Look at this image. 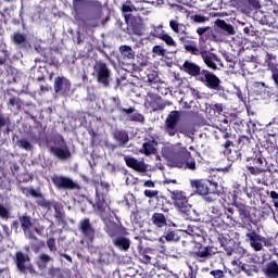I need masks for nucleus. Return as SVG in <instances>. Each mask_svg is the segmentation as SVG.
Returning <instances> with one entry per match:
<instances>
[{"instance_id": "nucleus-1", "label": "nucleus", "mask_w": 278, "mask_h": 278, "mask_svg": "<svg viewBox=\"0 0 278 278\" xmlns=\"http://www.w3.org/2000/svg\"><path fill=\"white\" fill-rule=\"evenodd\" d=\"M93 207L97 208L98 214H100L104 225H105V231L114 240L116 236H119V233L123 232V228L121 225L114 223L111 220V218L108 216L110 214V205L108 202H105V199H99L96 205Z\"/></svg>"}, {"instance_id": "nucleus-2", "label": "nucleus", "mask_w": 278, "mask_h": 278, "mask_svg": "<svg viewBox=\"0 0 278 278\" xmlns=\"http://www.w3.org/2000/svg\"><path fill=\"white\" fill-rule=\"evenodd\" d=\"M169 194L175 207H177L181 214H186V216H192V212H194V210H192V206L188 203V197L186 195V192L174 190L169 191Z\"/></svg>"}, {"instance_id": "nucleus-3", "label": "nucleus", "mask_w": 278, "mask_h": 278, "mask_svg": "<svg viewBox=\"0 0 278 278\" xmlns=\"http://www.w3.org/2000/svg\"><path fill=\"white\" fill-rule=\"evenodd\" d=\"M172 166H175L176 168H189V170H195L197 162L194 159L190 157V152H188V150H182L180 159H174L172 161Z\"/></svg>"}, {"instance_id": "nucleus-4", "label": "nucleus", "mask_w": 278, "mask_h": 278, "mask_svg": "<svg viewBox=\"0 0 278 278\" xmlns=\"http://www.w3.org/2000/svg\"><path fill=\"white\" fill-rule=\"evenodd\" d=\"M247 241L249 242L251 249L254 251H262L265 247H270V242L266 238L262 237L255 231H250L245 235Z\"/></svg>"}, {"instance_id": "nucleus-5", "label": "nucleus", "mask_w": 278, "mask_h": 278, "mask_svg": "<svg viewBox=\"0 0 278 278\" xmlns=\"http://www.w3.org/2000/svg\"><path fill=\"white\" fill-rule=\"evenodd\" d=\"M181 118V112L172 111L165 119V132L169 136H175L177 134V123Z\"/></svg>"}, {"instance_id": "nucleus-6", "label": "nucleus", "mask_w": 278, "mask_h": 278, "mask_svg": "<svg viewBox=\"0 0 278 278\" xmlns=\"http://www.w3.org/2000/svg\"><path fill=\"white\" fill-rule=\"evenodd\" d=\"M198 81H202V84L206 85L211 90H218L220 86V78H217L216 75L202 71L200 75H198Z\"/></svg>"}, {"instance_id": "nucleus-7", "label": "nucleus", "mask_w": 278, "mask_h": 278, "mask_svg": "<svg viewBox=\"0 0 278 278\" xmlns=\"http://www.w3.org/2000/svg\"><path fill=\"white\" fill-rule=\"evenodd\" d=\"M16 266L21 273H29L30 275H36V269L29 263V256L23 254V252L16 253Z\"/></svg>"}, {"instance_id": "nucleus-8", "label": "nucleus", "mask_w": 278, "mask_h": 278, "mask_svg": "<svg viewBox=\"0 0 278 278\" xmlns=\"http://www.w3.org/2000/svg\"><path fill=\"white\" fill-rule=\"evenodd\" d=\"M93 68L99 84L108 86L110 84V70H108V65H105V63L98 62Z\"/></svg>"}, {"instance_id": "nucleus-9", "label": "nucleus", "mask_w": 278, "mask_h": 278, "mask_svg": "<svg viewBox=\"0 0 278 278\" xmlns=\"http://www.w3.org/2000/svg\"><path fill=\"white\" fill-rule=\"evenodd\" d=\"M124 160L129 168H134V170H137L138 173H147L144 161H139L131 156H125Z\"/></svg>"}, {"instance_id": "nucleus-10", "label": "nucleus", "mask_w": 278, "mask_h": 278, "mask_svg": "<svg viewBox=\"0 0 278 278\" xmlns=\"http://www.w3.org/2000/svg\"><path fill=\"white\" fill-rule=\"evenodd\" d=\"M55 92H61V94H66L71 92V80L64 77H58L54 81Z\"/></svg>"}, {"instance_id": "nucleus-11", "label": "nucleus", "mask_w": 278, "mask_h": 278, "mask_svg": "<svg viewBox=\"0 0 278 278\" xmlns=\"http://www.w3.org/2000/svg\"><path fill=\"white\" fill-rule=\"evenodd\" d=\"M180 68L187 73V75H191V77L198 78L201 75V67L192 61H185Z\"/></svg>"}, {"instance_id": "nucleus-12", "label": "nucleus", "mask_w": 278, "mask_h": 278, "mask_svg": "<svg viewBox=\"0 0 278 278\" xmlns=\"http://www.w3.org/2000/svg\"><path fill=\"white\" fill-rule=\"evenodd\" d=\"M191 187L195 188L198 194L205 197L210 194V181L208 180H192Z\"/></svg>"}, {"instance_id": "nucleus-13", "label": "nucleus", "mask_w": 278, "mask_h": 278, "mask_svg": "<svg viewBox=\"0 0 278 278\" xmlns=\"http://www.w3.org/2000/svg\"><path fill=\"white\" fill-rule=\"evenodd\" d=\"M52 181L58 188H70L71 190H73L77 187V185L73 180H71V178H66L64 176H54L52 178Z\"/></svg>"}, {"instance_id": "nucleus-14", "label": "nucleus", "mask_w": 278, "mask_h": 278, "mask_svg": "<svg viewBox=\"0 0 278 278\" xmlns=\"http://www.w3.org/2000/svg\"><path fill=\"white\" fill-rule=\"evenodd\" d=\"M79 227L88 242H92V240H94V229H92V226H90V220L83 219Z\"/></svg>"}, {"instance_id": "nucleus-15", "label": "nucleus", "mask_w": 278, "mask_h": 278, "mask_svg": "<svg viewBox=\"0 0 278 278\" xmlns=\"http://www.w3.org/2000/svg\"><path fill=\"white\" fill-rule=\"evenodd\" d=\"M51 153L59 160H68V157H71V151H68V148H66V144L64 143L52 147Z\"/></svg>"}, {"instance_id": "nucleus-16", "label": "nucleus", "mask_w": 278, "mask_h": 278, "mask_svg": "<svg viewBox=\"0 0 278 278\" xmlns=\"http://www.w3.org/2000/svg\"><path fill=\"white\" fill-rule=\"evenodd\" d=\"M21 225L26 238H29V240H36V236L31 231V219L27 216H23L21 217Z\"/></svg>"}, {"instance_id": "nucleus-17", "label": "nucleus", "mask_w": 278, "mask_h": 278, "mask_svg": "<svg viewBox=\"0 0 278 278\" xmlns=\"http://www.w3.org/2000/svg\"><path fill=\"white\" fill-rule=\"evenodd\" d=\"M265 64L267 65L268 70L271 72V78L278 88V64L274 63L273 58L268 54L265 59Z\"/></svg>"}, {"instance_id": "nucleus-18", "label": "nucleus", "mask_w": 278, "mask_h": 278, "mask_svg": "<svg viewBox=\"0 0 278 278\" xmlns=\"http://www.w3.org/2000/svg\"><path fill=\"white\" fill-rule=\"evenodd\" d=\"M140 153L143 155H155L157 153V142L155 141H148L142 144Z\"/></svg>"}, {"instance_id": "nucleus-19", "label": "nucleus", "mask_w": 278, "mask_h": 278, "mask_svg": "<svg viewBox=\"0 0 278 278\" xmlns=\"http://www.w3.org/2000/svg\"><path fill=\"white\" fill-rule=\"evenodd\" d=\"M267 278H278V263L277 261L269 262L264 270Z\"/></svg>"}, {"instance_id": "nucleus-20", "label": "nucleus", "mask_w": 278, "mask_h": 278, "mask_svg": "<svg viewBox=\"0 0 278 278\" xmlns=\"http://www.w3.org/2000/svg\"><path fill=\"white\" fill-rule=\"evenodd\" d=\"M113 244L114 247H116L117 249H119V251H129V239L125 238V237H116L113 239Z\"/></svg>"}, {"instance_id": "nucleus-21", "label": "nucleus", "mask_w": 278, "mask_h": 278, "mask_svg": "<svg viewBox=\"0 0 278 278\" xmlns=\"http://www.w3.org/2000/svg\"><path fill=\"white\" fill-rule=\"evenodd\" d=\"M215 25H217V27H219L220 29L226 31L228 34V36H233V34H236V29H233V26H231V24H227L223 20H217L215 22Z\"/></svg>"}, {"instance_id": "nucleus-22", "label": "nucleus", "mask_w": 278, "mask_h": 278, "mask_svg": "<svg viewBox=\"0 0 278 278\" xmlns=\"http://www.w3.org/2000/svg\"><path fill=\"white\" fill-rule=\"evenodd\" d=\"M185 50L191 53V55H201V50L197 46V41H186L184 45Z\"/></svg>"}, {"instance_id": "nucleus-23", "label": "nucleus", "mask_w": 278, "mask_h": 278, "mask_svg": "<svg viewBox=\"0 0 278 278\" xmlns=\"http://www.w3.org/2000/svg\"><path fill=\"white\" fill-rule=\"evenodd\" d=\"M152 223L156 227H165L166 217L162 213H154L153 216H152Z\"/></svg>"}, {"instance_id": "nucleus-24", "label": "nucleus", "mask_w": 278, "mask_h": 278, "mask_svg": "<svg viewBox=\"0 0 278 278\" xmlns=\"http://www.w3.org/2000/svg\"><path fill=\"white\" fill-rule=\"evenodd\" d=\"M119 51L124 58H127V60H134V58H136V51L129 46H122Z\"/></svg>"}, {"instance_id": "nucleus-25", "label": "nucleus", "mask_w": 278, "mask_h": 278, "mask_svg": "<svg viewBox=\"0 0 278 278\" xmlns=\"http://www.w3.org/2000/svg\"><path fill=\"white\" fill-rule=\"evenodd\" d=\"M169 27L175 34H186V26L184 24H179L175 20L169 22Z\"/></svg>"}, {"instance_id": "nucleus-26", "label": "nucleus", "mask_w": 278, "mask_h": 278, "mask_svg": "<svg viewBox=\"0 0 278 278\" xmlns=\"http://www.w3.org/2000/svg\"><path fill=\"white\" fill-rule=\"evenodd\" d=\"M201 58H202L204 64H206V66L208 68H212V71H216V68H218L216 66V63H214V59L212 56H210L207 53L201 52Z\"/></svg>"}, {"instance_id": "nucleus-27", "label": "nucleus", "mask_w": 278, "mask_h": 278, "mask_svg": "<svg viewBox=\"0 0 278 278\" xmlns=\"http://www.w3.org/2000/svg\"><path fill=\"white\" fill-rule=\"evenodd\" d=\"M49 262H51V256H49L47 254H41V255H39V257L37 260V266L40 270H45V268H47V264H49Z\"/></svg>"}, {"instance_id": "nucleus-28", "label": "nucleus", "mask_w": 278, "mask_h": 278, "mask_svg": "<svg viewBox=\"0 0 278 278\" xmlns=\"http://www.w3.org/2000/svg\"><path fill=\"white\" fill-rule=\"evenodd\" d=\"M159 240L160 242H178L179 236L175 231H169L162 236Z\"/></svg>"}, {"instance_id": "nucleus-29", "label": "nucleus", "mask_w": 278, "mask_h": 278, "mask_svg": "<svg viewBox=\"0 0 278 278\" xmlns=\"http://www.w3.org/2000/svg\"><path fill=\"white\" fill-rule=\"evenodd\" d=\"M215 253L214 248L206 247L198 252V257H211V255H214Z\"/></svg>"}, {"instance_id": "nucleus-30", "label": "nucleus", "mask_w": 278, "mask_h": 278, "mask_svg": "<svg viewBox=\"0 0 278 278\" xmlns=\"http://www.w3.org/2000/svg\"><path fill=\"white\" fill-rule=\"evenodd\" d=\"M161 40L167 45V47H177V41L170 37V35L164 33Z\"/></svg>"}, {"instance_id": "nucleus-31", "label": "nucleus", "mask_w": 278, "mask_h": 278, "mask_svg": "<svg viewBox=\"0 0 278 278\" xmlns=\"http://www.w3.org/2000/svg\"><path fill=\"white\" fill-rule=\"evenodd\" d=\"M12 40L13 42H15V45H24L25 40H27V38L25 37V35L21 34V33H15L12 36Z\"/></svg>"}, {"instance_id": "nucleus-32", "label": "nucleus", "mask_w": 278, "mask_h": 278, "mask_svg": "<svg viewBox=\"0 0 278 278\" xmlns=\"http://www.w3.org/2000/svg\"><path fill=\"white\" fill-rule=\"evenodd\" d=\"M152 53L159 58H164V55H166V49L162 46H154L152 48Z\"/></svg>"}, {"instance_id": "nucleus-33", "label": "nucleus", "mask_w": 278, "mask_h": 278, "mask_svg": "<svg viewBox=\"0 0 278 278\" xmlns=\"http://www.w3.org/2000/svg\"><path fill=\"white\" fill-rule=\"evenodd\" d=\"M0 218L8 220L10 218V208L0 203Z\"/></svg>"}, {"instance_id": "nucleus-34", "label": "nucleus", "mask_w": 278, "mask_h": 278, "mask_svg": "<svg viewBox=\"0 0 278 278\" xmlns=\"http://www.w3.org/2000/svg\"><path fill=\"white\" fill-rule=\"evenodd\" d=\"M115 139L119 144H127V134L118 131L115 134Z\"/></svg>"}, {"instance_id": "nucleus-35", "label": "nucleus", "mask_w": 278, "mask_h": 278, "mask_svg": "<svg viewBox=\"0 0 278 278\" xmlns=\"http://www.w3.org/2000/svg\"><path fill=\"white\" fill-rule=\"evenodd\" d=\"M130 121H134L135 123H144V115L140 113H134L130 116Z\"/></svg>"}, {"instance_id": "nucleus-36", "label": "nucleus", "mask_w": 278, "mask_h": 278, "mask_svg": "<svg viewBox=\"0 0 278 278\" xmlns=\"http://www.w3.org/2000/svg\"><path fill=\"white\" fill-rule=\"evenodd\" d=\"M18 147H21V149H25V151H31V143L27 140H20Z\"/></svg>"}, {"instance_id": "nucleus-37", "label": "nucleus", "mask_w": 278, "mask_h": 278, "mask_svg": "<svg viewBox=\"0 0 278 278\" xmlns=\"http://www.w3.org/2000/svg\"><path fill=\"white\" fill-rule=\"evenodd\" d=\"M165 33L162 30V26H157L156 28H154V30L152 31V36H154V38H160L162 39V36Z\"/></svg>"}, {"instance_id": "nucleus-38", "label": "nucleus", "mask_w": 278, "mask_h": 278, "mask_svg": "<svg viewBox=\"0 0 278 278\" xmlns=\"http://www.w3.org/2000/svg\"><path fill=\"white\" fill-rule=\"evenodd\" d=\"M210 275H212V277H214V278H224L225 277V273L220 269L212 270L210 273Z\"/></svg>"}, {"instance_id": "nucleus-39", "label": "nucleus", "mask_w": 278, "mask_h": 278, "mask_svg": "<svg viewBox=\"0 0 278 278\" xmlns=\"http://www.w3.org/2000/svg\"><path fill=\"white\" fill-rule=\"evenodd\" d=\"M248 169L250 170L251 175H262V173H264V169L260 167H248Z\"/></svg>"}, {"instance_id": "nucleus-40", "label": "nucleus", "mask_w": 278, "mask_h": 278, "mask_svg": "<svg viewBox=\"0 0 278 278\" xmlns=\"http://www.w3.org/2000/svg\"><path fill=\"white\" fill-rule=\"evenodd\" d=\"M218 195L216 193H207L205 195V201H207V203H212V201H216Z\"/></svg>"}, {"instance_id": "nucleus-41", "label": "nucleus", "mask_w": 278, "mask_h": 278, "mask_svg": "<svg viewBox=\"0 0 278 278\" xmlns=\"http://www.w3.org/2000/svg\"><path fill=\"white\" fill-rule=\"evenodd\" d=\"M123 12H134L136 10V7L132 4L126 3L122 8Z\"/></svg>"}, {"instance_id": "nucleus-42", "label": "nucleus", "mask_w": 278, "mask_h": 278, "mask_svg": "<svg viewBox=\"0 0 278 278\" xmlns=\"http://www.w3.org/2000/svg\"><path fill=\"white\" fill-rule=\"evenodd\" d=\"M159 192L153 190H146L144 197H148V199H153L154 197H157Z\"/></svg>"}, {"instance_id": "nucleus-43", "label": "nucleus", "mask_w": 278, "mask_h": 278, "mask_svg": "<svg viewBox=\"0 0 278 278\" xmlns=\"http://www.w3.org/2000/svg\"><path fill=\"white\" fill-rule=\"evenodd\" d=\"M47 244L50 251H55V239H48Z\"/></svg>"}, {"instance_id": "nucleus-44", "label": "nucleus", "mask_w": 278, "mask_h": 278, "mask_svg": "<svg viewBox=\"0 0 278 278\" xmlns=\"http://www.w3.org/2000/svg\"><path fill=\"white\" fill-rule=\"evenodd\" d=\"M26 192H28V194H30V197H34L35 199H38V197H40V193H38V191H36L35 189H26Z\"/></svg>"}, {"instance_id": "nucleus-45", "label": "nucleus", "mask_w": 278, "mask_h": 278, "mask_svg": "<svg viewBox=\"0 0 278 278\" xmlns=\"http://www.w3.org/2000/svg\"><path fill=\"white\" fill-rule=\"evenodd\" d=\"M194 21H195V23H205V21H207V17L202 16V15H195Z\"/></svg>"}, {"instance_id": "nucleus-46", "label": "nucleus", "mask_w": 278, "mask_h": 278, "mask_svg": "<svg viewBox=\"0 0 278 278\" xmlns=\"http://www.w3.org/2000/svg\"><path fill=\"white\" fill-rule=\"evenodd\" d=\"M207 29H210V27H199L197 29V34H199L200 36H203V34H205V31H207Z\"/></svg>"}, {"instance_id": "nucleus-47", "label": "nucleus", "mask_w": 278, "mask_h": 278, "mask_svg": "<svg viewBox=\"0 0 278 278\" xmlns=\"http://www.w3.org/2000/svg\"><path fill=\"white\" fill-rule=\"evenodd\" d=\"M144 187L146 188H155V182H153L152 180H147L144 182Z\"/></svg>"}, {"instance_id": "nucleus-48", "label": "nucleus", "mask_w": 278, "mask_h": 278, "mask_svg": "<svg viewBox=\"0 0 278 278\" xmlns=\"http://www.w3.org/2000/svg\"><path fill=\"white\" fill-rule=\"evenodd\" d=\"M122 112H125V114H134V112H136V109L135 108L122 109Z\"/></svg>"}, {"instance_id": "nucleus-49", "label": "nucleus", "mask_w": 278, "mask_h": 278, "mask_svg": "<svg viewBox=\"0 0 278 278\" xmlns=\"http://www.w3.org/2000/svg\"><path fill=\"white\" fill-rule=\"evenodd\" d=\"M190 93L192 94V97H197V99L200 98L199 90H197V89H190Z\"/></svg>"}, {"instance_id": "nucleus-50", "label": "nucleus", "mask_w": 278, "mask_h": 278, "mask_svg": "<svg viewBox=\"0 0 278 278\" xmlns=\"http://www.w3.org/2000/svg\"><path fill=\"white\" fill-rule=\"evenodd\" d=\"M142 262H144L146 264H151V256H149V255H143Z\"/></svg>"}, {"instance_id": "nucleus-51", "label": "nucleus", "mask_w": 278, "mask_h": 278, "mask_svg": "<svg viewBox=\"0 0 278 278\" xmlns=\"http://www.w3.org/2000/svg\"><path fill=\"white\" fill-rule=\"evenodd\" d=\"M148 80L150 84H156L157 83V78H151V75H148Z\"/></svg>"}, {"instance_id": "nucleus-52", "label": "nucleus", "mask_w": 278, "mask_h": 278, "mask_svg": "<svg viewBox=\"0 0 278 278\" xmlns=\"http://www.w3.org/2000/svg\"><path fill=\"white\" fill-rule=\"evenodd\" d=\"M270 199H278L277 191H270Z\"/></svg>"}, {"instance_id": "nucleus-53", "label": "nucleus", "mask_w": 278, "mask_h": 278, "mask_svg": "<svg viewBox=\"0 0 278 278\" xmlns=\"http://www.w3.org/2000/svg\"><path fill=\"white\" fill-rule=\"evenodd\" d=\"M165 184H177V180H175V179H166Z\"/></svg>"}, {"instance_id": "nucleus-54", "label": "nucleus", "mask_w": 278, "mask_h": 278, "mask_svg": "<svg viewBox=\"0 0 278 278\" xmlns=\"http://www.w3.org/2000/svg\"><path fill=\"white\" fill-rule=\"evenodd\" d=\"M231 144H232L231 141L228 140V141H226V143H225V148H226V149H229V147H231Z\"/></svg>"}, {"instance_id": "nucleus-55", "label": "nucleus", "mask_w": 278, "mask_h": 278, "mask_svg": "<svg viewBox=\"0 0 278 278\" xmlns=\"http://www.w3.org/2000/svg\"><path fill=\"white\" fill-rule=\"evenodd\" d=\"M179 40H180L181 42H185V45H186V42H188V41L186 40V37H184V36H180V37H179Z\"/></svg>"}, {"instance_id": "nucleus-56", "label": "nucleus", "mask_w": 278, "mask_h": 278, "mask_svg": "<svg viewBox=\"0 0 278 278\" xmlns=\"http://www.w3.org/2000/svg\"><path fill=\"white\" fill-rule=\"evenodd\" d=\"M65 260H67V262H73V258L70 255H64Z\"/></svg>"}, {"instance_id": "nucleus-57", "label": "nucleus", "mask_w": 278, "mask_h": 278, "mask_svg": "<svg viewBox=\"0 0 278 278\" xmlns=\"http://www.w3.org/2000/svg\"><path fill=\"white\" fill-rule=\"evenodd\" d=\"M257 163H258V164H264V159H263V157H258V159H257Z\"/></svg>"}, {"instance_id": "nucleus-58", "label": "nucleus", "mask_w": 278, "mask_h": 278, "mask_svg": "<svg viewBox=\"0 0 278 278\" xmlns=\"http://www.w3.org/2000/svg\"><path fill=\"white\" fill-rule=\"evenodd\" d=\"M9 103H10L11 105H14V99H10V100H9Z\"/></svg>"}, {"instance_id": "nucleus-59", "label": "nucleus", "mask_w": 278, "mask_h": 278, "mask_svg": "<svg viewBox=\"0 0 278 278\" xmlns=\"http://www.w3.org/2000/svg\"><path fill=\"white\" fill-rule=\"evenodd\" d=\"M166 151H168V148L167 147L163 148V153H166Z\"/></svg>"}, {"instance_id": "nucleus-60", "label": "nucleus", "mask_w": 278, "mask_h": 278, "mask_svg": "<svg viewBox=\"0 0 278 278\" xmlns=\"http://www.w3.org/2000/svg\"><path fill=\"white\" fill-rule=\"evenodd\" d=\"M275 207H277V208H278V202H276V203H275Z\"/></svg>"}, {"instance_id": "nucleus-61", "label": "nucleus", "mask_w": 278, "mask_h": 278, "mask_svg": "<svg viewBox=\"0 0 278 278\" xmlns=\"http://www.w3.org/2000/svg\"><path fill=\"white\" fill-rule=\"evenodd\" d=\"M270 210H271V208H270V207H268V211H269V212H270Z\"/></svg>"}]
</instances>
